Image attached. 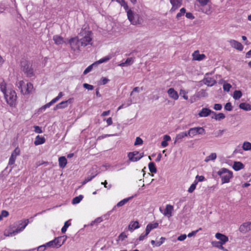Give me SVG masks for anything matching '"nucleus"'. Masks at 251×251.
Wrapping results in <instances>:
<instances>
[{"label":"nucleus","mask_w":251,"mask_h":251,"mask_svg":"<svg viewBox=\"0 0 251 251\" xmlns=\"http://www.w3.org/2000/svg\"><path fill=\"white\" fill-rule=\"evenodd\" d=\"M82 37L80 39L81 46H86L89 45H92V32L87 29L86 28L82 29L79 34Z\"/></svg>","instance_id":"1"},{"label":"nucleus","mask_w":251,"mask_h":251,"mask_svg":"<svg viewBox=\"0 0 251 251\" xmlns=\"http://www.w3.org/2000/svg\"><path fill=\"white\" fill-rule=\"evenodd\" d=\"M127 16L128 20L133 25H141L143 22V19L141 16L131 9L127 11Z\"/></svg>","instance_id":"2"},{"label":"nucleus","mask_w":251,"mask_h":251,"mask_svg":"<svg viewBox=\"0 0 251 251\" xmlns=\"http://www.w3.org/2000/svg\"><path fill=\"white\" fill-rule=\"evenodd\" d=\"M217 174L220 176L222 184L228 183L233 177L232 172L225 168H222L219 170Z\"/></svg>","instance_id":"3"},{"label":"nucleus","mask_w":251,"mask_h":251,"mask_svg":"<svg viewBox=\"0 0 251 251\" xmlns=\"http://www.w3.org/2000/svg\"><path fill=\"white\" fill-rule=\"evenodd\" d=\"M4 98L7 103L10 106H15L17 101V95L14 90L8 89L5 93Z\"/></svg>","instance_id":"4"},{"label":"nucleus","mask_w":251,"mask_h":251,"mask_svg":"<svg viewBox=\"0 0 251 251\" xmlns=\"http://www.w3.org/2000/svg\"><path fill=\"white\" fill-rule=\"evenodd\" d=\"M21 70L28 77H31L34 75L33 69L32 68L31 64L25 59H23L21 62Z\"/></svg>","instance_id":"5"},{"label":"nucleus","mask_w":251,"mask_h":251,"mask_svg":"<svg viewBox=\"0 0 251 251\" xmlns=\"http://www.w3.org/2000/svg\"><path fill=\"white\" fill-rule=\"evenodd\" d=\"M29 222L28 219L24 220L22 223L23 225L20 227L16 228L15 230H14L12 231H9L8 230H5L4 233V235L5 236H13L16 235L18 233L22 231L27 226Z\"/></svg>","instance_id":"6"},{"label":"nucleus","mask_w":251,"mask_h":251,"mask_svg":"<svg viewBox=\"0 0 251 251\" xmlns=\"http://www.w3.org/2000/svg\"><path fill=\"white\" fill-rule=\"evenodd\" d=\"M210 0H197L198 3L195 4V8H198V11H201L207 15L210 13V8L203 9L201 7H203L207 5Z\"/></svg>","instance_id":"7"},{"label":"nucleus","mask_w":251,"mask_h":251,"mask_svg":"<svg viewBox=\"0 0 251 251\" xmlns=\"http://www.w3.org/2000/svg\"><path fill=\"white\" fill-rule=\"evenodd\" d=\"M72 50L74 51L79 50L81 43L78 37L71 38L68 41Z\"/></svg>","instance_id":"8"},{"label":"nucleus","mask_w":251,"mask_h":251,"mask_svg":"<svg viewBox=\"0 0 251 251\" xmlns=\"http://www.w3.org/2000/svg\"><path fill=\"white\" fill-rule=\"evenodd\" d=\"M205 134V130L202 127H195L189 129L188 134L190 137H193L197 134Z\"/></svg>","instance_id":"9"},{"label":"nucleus","mask_w":251,"mask_h":251,"mask_svg":"<svg viewBox=\"0 0 251 251\" xmlns=\"http://www.w3.org/2000/svg\"><path fill=\"white\" fill-rule=\"evenodd\" d=\"M127 156L130 161L136 162L143 156V153H139L137 151L130 152L128 153Z\"/></svg>","instance_id":"10"},{"label":"nucleus","mask_w":251,"mask_h":251,"mask_svg":"<svg viewBox=\"0 0 251 251\" xmlns=\"http://www.w3.org/2000/svg\"><path fill=\"white\" fill-rule=\"evenodd\" d=\"M20 149L18 147H17L15 149V150L12 152L9 159L8 164L9 165H12L14 164L17 157L20 154Z\"/></svg>","instance_id":"11"},{"label":"nucleus","mask_w":251,"mask_h":251,"mask_svg":"<svg viewBox=\"0 0 251 251\" xmlns=\"http://www.w3.org/2000/svg\"><path fill=\"white\" fill-rule=\"evenodd\" d=\"M213 74V72L206 73L203 79V82L208 86H212L216 83V81L214 78L207 76L209 75Z\"/></svg>","instance_id":"12"},{"label":"nucleus","mask_w":251,"mask_h":251,"mask_svg":"<svg viewBox=\"0 0 251 251\" xmlns=\"http://www.w3.org/2000/svg\"><path fill=\"white\" fill-rule=\"evenodd\" d=\"M170 1L172 5V7L170 9V12L173 13L181 6L182 0H170Z\"/></svg>","instance_id":"13"},{"label":"nucleus","mask_w":251,"mask_h":251,"mask_svg":"<svg viewBox=\"0 0 251 251\" xmlns=\"http://www.w3.org/2000/svg\"><path fill=\"white\" fill-rule=\"evenodd\" d=\"M173 206L170 204L166 205V208L163 212H162L161 208H159L160 211L165 216L168 218H170L172 216V211H173Z\"/></svg>","instance_id":"14"},{"label":"nucleus","mask_w":251,"mask_h":251,"mask_svg":"<svg viewBox=\"0 0 251 251\" xmlns=\"http://www.w3.org/2000/svg\"><path fill=\"white\" fill-rule=\"evenodd\" d=\"M228 42L232 48L240 51H242L243 50V46L240 42L232 39L230 40Z\"/></svg>","instance_id":"15"},{"label":"nucleus","mask_w":251,"mask_h":251,"mask_svg":"<svg viewBox=\"0 0 251 251\" xmlns=\"http://www.w3.org/2000/svg\"><path fill=\"white\" fill-rule=\"evenodd\" d=\"M167 93L169 97L174 100H177L179 98L178 93L173 88H169L167 90Z\"/></svg>","instance_id":"16"},{"label":"nucleus","mask_w":251,"mask_h":251,"mask_svg":"<svg viewBox=\"0 0 251 251\" xmlns=\"http://www.w3.org/2000/svg\"><path fill=\"white\" fill-rule=\"evenodd\" d=\"M215 237L221 241L217 242L219 244H224L228 240V238L227 236L220 233H217L215 235Z\"/></svg>","instance_id":"17"},{"label":"nucleus","mask_w":251,"mask_h":251,"mask_svg":"<svg viewBox=\"0 0 251 251\" xmlns=\"http://www.w3.org/2000/svg\"><path fill=\"white\" fill-rule=\"evenodd\" d=\"M212 113H214V112L209 109V108H203L199 112L198 115L200 117H206Z\"/></svg>","instance_id":"18"},{"label":"nucleus","mask_w":251,"mask_h":251,"mask_svg":"<svg viewBox=\"0 0 251 251\" xmlns=\"http://www.w3.org/2000/svg\"><path fill=\"white\" fill-rule=\"evenodd\" d=\"M193 59L195 60L201 61L205 58L204 54H200L199 50L195 51L192 54Z\"/></svg>","instance_id":"19"},{"label":"nucleus","mask_w":251,"mask_h":251,"mask_svg":"<svg viewBox=\"0 0 251 251\" xmlns=\"http://www.w3.org/2000/svg\"><path fill=\"white\" fill-rule=\"evenodd\" d=\"M240 232L245 233L250 230L249 222H246L242 224L239 228Z\"/></svg>","instance_id":"20"},{"label":"nucleus","mask_w":251,"mask_h":251,"mask_svg":"<svg viewBox=\"0 0 251 251\" xmlns=\"http://www.w3.org/2000/svg\"><path fill=\"white\" fill-rule=\"evenodd\" d=\"M67 237L66 236H60L54 239L56 248L61 247L66 240Z\"/></svg>","instance_id":"21"},{"label":"nucleus","mask_w":251,"mask_h":251,"mask_svg":"<svg viewBox=\"0 0 251 251\" xmlns=\"http://www.w3.org/2000/svg\"><path fill=\"white\" fill-rule=\"evenodd\" d=\"M188 136H189V135L188 134V132L186 131H183L178 133L176 136L175 143L177 142H180L183 138Z\"/></svg>","instance_id":"22"},{"label":"nucleus","mask_w":251,"mask_h":251,"mask_svg":"<svg viewBox=\"0 0 251 251\" xmlns=\"http://www.w3.org/2000/svg\"><path fill=\"white\" fill-rule=\"evenodd\" d=\"M158 226V223L157 222H155L153 223L149 224L146 228V231H147V234H149L151 230L152 229L156 228Z\"/></svg>","instance_id":"23"},{"label":"nucleus","mask_w":251,"mask_h":251,"mask_svg":"<svg viewBox=\"0 0 251 251\" xmlns=\"http://www.w3.org/2000/svg\"><path fill=\"white\" fill-rule=\"evenodd\" d=\"M53 40L55 44L59 45L65 43L63 37L59 35H54L53 37Z\"/></svg>","instance_id":"24"},{"label":"nucleus","mask_w":251,"mask_h":251,"mask_svg":"<svg viewBox=\"0 0 251 251\" xmlns=\"http://www.w3.org/2000/svg\"><path fill=\"white\" fill-rule=\"evenodd\" d=\"M45 139L44 137L37 135L35 138L34 144L36 146L44 144L45 142Z\"/></svg>","instance_id":"25"},{"label":"nucleus","mask_w":251,"mask_h":251,"mask_svg":"<svg viewBox=\"0 0 251 251\" xmlns=\"http://www.w3.org/2000/svg\"><path fill=\"white\" fill-rule=\"evenodd\" d=\"M33 88V85L29 82L27 83L26 85L24 86V91L23 92L24 94H26L30 93Z\"/></svg>","instance_id":"26"},{"label":"nucleus","mask_w":251,"mask_h":251,"mask_svg":"<svg viewBox=\"0 0 251 251\" xmlns=\"http://www.w3.org/2000/svg\"><path fill=\"white\" fill-rule=\"evenodd\" d=\"M72 102V99H69L67 100L63 101L57 104V108H60L61 109L65 108L68 106V103Z\"/></svg>","instance_id":"27"},{"label":"nucleus","mask_w":251,"mask_h":251,"mask_svg":"<svg viewBox=\"0 0 251 251\" xmlns=\"http://www.w3.org/2000/svg\"><path fill=\"white\" fill-rule=\"evenodd\" d=\"M244 167V165L243 163L240 162H234L232 168L233 169L236 171H238L241 169H242Z\"/></svg>","instance_id":"28"},{"label":"nucleus","mask_w":251,"mask_h":251,"mask_svg":"<svg viewBox=\"0 0 251 251\" xmlns=\"http://www.w3.org/2000/svg\"><path fill=\"white\" fill-rule=\"evenodd\" d=\"M134 61V60L133 58H127L125 62L121 63L119 65L121 67L128 66L133 64Z\"/></svg>","instance_id":"29"},{"label":"nucleus","mask_w":251,"mask_h":251,"mask_svg":"<svg viewBox=\"0 0 251 251\" xmlns=\"http://www.w3.org/2000/svg\"><path fill=\"white\" fill-rule=\"evenodd\" d=\"M133 198V197H130L129 198H127L126 199H123V200L117 203V205L114 207L112 210H114L116 206L117 207H121L125 205L126 203H127L130 199H131Z\"/></svg>","instance_id":"30"},{"label":"nucleus","mask_w":251,"mask_h":251,"mask_svg":"<svg viewBox=\"0 0 251 251\" xmlns=\"http://www.w3.org/2000/svg\"><path fill=\"white\" fill-rule=\"evenodd\" d=\"M58 162L59 166L61 168H63L66 166L67 163V160L65 157L61 156L59 158Z\"/></svg>","instance_id":"31"},{"label":"nucleus","mask_w":251,"mask_h":251,"mask_svg":"<svg viewBox=\"0 0 251 251\" xmlns=\"http://www.w3.org/2000/svg\"><path fill=\"white\" fill-rule=\"evenodd\" d=\"M139 227V225L137 221L131 222L128 226V229L130 230H133L135 229L138 228Z\"/></svg>","instance_id":"32"},{"label":"nucleus","mask_w":251,"mask_h":251,"mask_svg":"<svg viewBox=\"0 0 251 251\" xmlns=\"http://www.w3.org/2000/svg\"><path fill=\"white\" fill-rule=\"evenodd\" d=\"M239 108L246 111L251 110V105L245 102L241 103L239 104Z\"/></svg>","instance_id":"33"},{"label":"nucleus","mask_w":251,"mask_h":251,"mask_svg":"<svg viewBox=\"0 0 251 251\" xmlns=\"http://www.w3.org/2000/svg\"><path fill=\"white\" fill-rule=\"evenodd\" d=\"M112 58V56L111 55H108L107 56H106L101 59H100L99 60L95 62V63H96V65L101 64L102 63L106 62L108 61H109L111 58Z\"/></svg>","instance_id":"34"},{"label":"nucleus","mask_w":251,"mask_h":251,"mask_svg":"<svg viewBox=\"0 0 251 251\" xmlns=\"http://www.w3.org/2000/svg\"><path fill=\"white\" fill-rule=\"evenodd\" d=\"M217 158V154L216 153H212L209 155L205 157L204 161L208 162L209 161H214Z\"/></svg>","instance_id":"35"},{"label":"nucleus","mask_w":251,"mask_h":251,"mask_svg":"<svg viewBox=\"0 0 251 251\" xmlns=\"http://www.w3.org/2000/svg\"><path fill=\"white\" fill-rule=\"evenodd\" d=\"M148 167H149V170L151 173H156L157 169L155 166V164L153 162H151L149 163Z\"/></svg>","instance_id":"36"},{"label":"nucleus","mask_w":251,"mask_h":251,"mask_svg":"<svg viewBox=\"0 0 251 251\" xmlns=\"http://www.w3.org/2000/svg\"><path fill=\"white\" fill-rule=\"evenodd\" d=\"M98 173L95 172V173H92L91 176H87L85 179L82 182V184H85L88 182L91 181L94 177H95L97 175Z\"/></svg>","instance_id":"37"},{"label":"nucleus","mask_w":251,"mask_h":251,"mask_svg":"<svg viewBox=\"0 0 251 251\" xmlns=\"http://www.w3.org/2000/svg\"><path fill=\"white\" fill-rule=\"evenodd\" d=\"M214 114L215 117H212L214 118L216 120L220 121L221 120L224 119L225 118V115L222 113H219L218 114H216L215 112L212 113Z\"/></svg>","instance_id":"38"},{"label":"nucleus","mask_w":251,"mask_h":251,"mask_svg":"<svg viewBox=\"0 0 251 251\" xmlns=\"http://www.w3.org/2000/svg\"><path fill=\"white\" fill-rule=\"evenodd\" d=\"M83 198V196L81 195H79L77 197H75L72 200V203L73 204H76L79 203Z\"/></svg>","instance_id":"39"},{"label":"nucleus","mask_w":251,"mask_h":251,"mask_svg":"<svg viewBox=\"0 0 251 251\" xmlns=\"http://www.w3.org/2000/svg\"><path fill=\"white\" fill-rule=\"evenodd\" d=\"M242 148L245 151L251 150V143L249 142H244L243 144Z\"/></svg>","instance_id":"40"},{"label":"nucleus","mask_w":251,"mask_h":251,"mask_svg":"<svg viewBox=\"0 0 251 251\" xmlns=\"http://www.w3.org/2000/svg\"><path fill=\"white\" fill-rule=\"evenodd\" d=\"M97 65H96V63H93L92 64H91V65L89 66L88 67H87L86 68V69L83 72V75H86L87 74H88V73L90 72L92 69H93V68L94 67H95Z\"/></svg>","instance_id":"41"},{"label":"nucleus","mask_w":251,"mask_h":251,"mask_svg":"<svg viewBox=\"0 0 251 251\" xmlns=\"http://www.w3.org/2000/svg\"><path fill=\"white\" fill-rule=\"evenodd\" d=\"M25 82L23 80H20L17 83V86L19 89H21V92L23 93L24 91Z\"/></svg>","instance_id":"42"},{"label":"nucleus","mask_w":251,"mask_h":251,"mask_svg":"<svg viewBox=\"0 0 251 251\" xmlns=\"http://www.w3.org/2000/svg\"><path fill=\"white\" fill-rule=\"evenodd\" d=\"M242 96V92L239 90H235L233 93V97L235 100L239 99Z\"/></svg>","instance_id":"43"},{"label":"nucleus","mask_w":251,"mask_h":251,"mask_svg":"<svg viewBox=\"0 0 251 251\" xmlns=\"http://www.w3.org/2000/svg\"><path fill=\"white\" fill-rule=\"evenodd\" d=\"M186 13V9L185 8H182L180 9L179 12L176 14V18L179 20L180 18Z\"/></svg>","instance_id":"44"},{"label":"nucleus","mask_w":251,"mask_h":251,"mask_svg":"<svg viewBox=\"0 0 251 251\" xmlns=\"http://www.w3.org/2000/svg\"><path fill=\"white\" fill-rule=\"evenodd\" d=\"M197 185V181H194L193 183L191 185V186L189 188L188 192L190 193L193 192L196 188Z\"/></svg>","instance_id":"45"},{"label":"nucleus","mask_w":251,"mask_h":251,"mask_svg":"<svg viewBox=\"0 0 251 251\" xmlns=\"http://www.w3.org/2000/svg\"><path fill=\"white\" fill-rule=\"evenodd\" d=\"M70 225H71V223H69V221L65 222L64 223V226L61 228V232L62 233H65L66 231L67 228Z\"/></svg>","instance_id":"46"},{"label":"nucleus","mask_w":251,"mask_h":251,"mask_svg":"<svg viewBox=\"0 0 251 251\" xmlns=\"http://www.w3.org/2000/svg\"><path fill=\"white\" fill-rule=\"evenodd\" d=\"M179 94L180 95H182L183 98L185 100H187L188 99V97L187 96V92L183 90V89H180L179 91Z\"/></svg>","instance_id":"47"},{"label":"nucleus","mask_w":251,"mask_h":251,"mask_svg":"<svg viewBox=\"0 0 251 251\" xmlns=\"http://www.w3.org/2000/svg\"><path fill=\"white\" fill-rule=\"evenodd\" d=\"M207 93L203 89L201 90L198 93V96L199 97H207Z\"/></svg>","instance_id":"48"},{"label":"nucleus","mask_w":251,"mask_h":251,"mask_svg":"<svg viewBox=\"0 0 251 251\" xmlns=\"http://www.w3.org/2000/svg\"><path fill=\"white\" fill-rule=\"evenodd\" d=\"M231 87V85L227 83H225L223 85V89L224 91L228 92Z\"/></svg>","instance_id":"49"},{"label":"nucleus","mask_w":251,"mask_h":251,"mask_svg":"<svg viewBox=\"0 0 251 251\" xmlns=\"http://www.w3.org/2000/svg\"><path fill=\"white\" fill-rule=\"evenodd\" d=\"M47 247H56L54 239L46 244Z\"/></svg>","instance_id":"50"},{"label":"nucleus","mask_w":251,"mask_h":251,"mask_svg":"<svg viewBox=\"0 0 251 251\" xmlns=\"http://www.w3.org/2000/svg\"><path fill=\"white\" fill-rule=\"evenodd\" d=\"M166 238L165 237H161L159 241H157L155 243V246L156 247H159L165 241Z\"/></svg>","instance_id":"51"},{"label":"nucleus","mask_w":251,"mask_h":251,"mask_svg":"<svg viewBox=\"0 0 251 251\" xmlns=\"http://www.w3.org/2000/svg\"><path fill=\"white\" fill-rule=\"evenodd\" d=\"M204 179L205 178L203 176L197 175L196 177V179L194 180V181H197L198 183L199 182L203 181Z\"/></svg>","instance_id":"52"},{"label":"nucleus","mask_w":251,"mask_h":251,"mask_svg":"<svg viewBox=\"0 0 251 251\" xmlns=\"http://www.w3.org/2000/svg\"><path fill=\"white\" fill-rule=\"evenodd\" d=\"M0 89L1 91V92L3 93L4 95H5V93L7 92V90L6 88V86L5 84H3L1 83V84H0Z\"/></svg>","instance_id":"53"},{"label":"nucleus","mask_w":251,"mask_h":251,"mask_svg":"<svg viewBox=\"0 0 251 251\" xmlns=\"http://www.w3.org/2000/svg\"><path fill=\"white\" fill-rule=\"evenodd\" d=\"M103 221V219L101 217H98L97 219H96L94 221H92L91 223V226L94 225L95 223L98 224L100 223Z\"/></svg>","instance_id":"54"},{"label":"nucleus","mask_w":251,"mask_h":251,"mask_svg":"<svg viewBox=\"0 0 251 251\" xmlns=\"http://www.w3.org/2000/svg\"><path fill=\"white\" fill-rule=\"evenodd\" d=\"M142 144H143L142 139L141 138H140V137H137L136 138L135 141L134 142V145L135 146L140 145H142Z\"/></svg>","instance_id":"55"},{"label":"nucleus","mask_w":251,"mask_h":251,"mask_svg":"<svg viewBox=\"0 0 251 251\" xmlns=\"http://www.w3.org/2000/svg\"><path fill=\"white\" fill-rule=\"evenodd\" d=\"M225 108L226 110L227 111H231L232 109V106L230 102H227L225 106Z\"/></svg>","instance_id":"56"},{"label":"nucleus","mask_w":251,"mask_h":251,"mask_svg":"<svg viewBox=\"0 0 251 251\" xmlns=\"http://www.w3.org/2000/svg\"><path fill=\"white\" fill-rule=\"evenodd\" d=\"M83 86L84 88L89 90H92L94 89V86L93 85L87 83H84L83 84Z\"/></svg>","instance_id":"57"},{"label":"nucleus","mask_w":251,"mask_h":251,"mask_svg":"<svg viewBox=\"0 0 251 251\" xmlns=\"http://www.w3.org/2000/svg\"><path fill=\"white\" fill-rule=\"evenodd\" d=\"M63 96V93L62 92H60L58 94V96L56 98L53 99L52 100H53V101H54V102L55 103L57 101H58Z\"/></svg>","instance_id":"58"},{"label":"nucleus","mask_w":251,"mask_h":251,"mask_svg":"<svg viewBox=\"0 0 251 251\" xmlns=\"http://www.w3.org/2000/svg\"><path fill=\"white\" fill-rule=\"evenodd\" d=\"M63 96V93L62 92H60L58 94V96L56 98L53 99L52 100H53V101H54V102L55 103L57 101H58Z\"/></svg>","instance_id":"59"},{"label":"nucleus","mask_w":251,"mask_h":251,"mask_svg":"<svg viewBox=\"0 0 251 251\" xmlns=\"http://www.w3.org/2000/svg\"><path fill=\"white\" fill-rule=\"evenodd\" d=\"M34 131L36 132V133H42V130L41 129V128L39 126H34Z\"/></svg>","instance_id":"60"},{"label":"nucleus","mask_w":251,"mask_h":251,"mask_svg":"<svg viewBox=\"0 0 251 251\" xmlns=\"http://www.w3.org/2000/svg\"><path fill=\"white\" fill-rule=\"evenodd\" d=\"M127 237V236L126 235V233H125L124 232H122V233H121L120 234V235L119 236V240H121V241H123Z\"/></svg>","instance_id":"61"},{"label":"nucleus","mask_w":251,"mask_h":251,"mask_svg":"<svg viewBox=\"0 0 251 251\" xmlns=\"http://www.w3.org/2000/svg\"><path fill=\"white\" fill-rule=\"evenodd\" d=\"M213 108L215 110H220L222 108V105L221 104L219 103H216L214 105Z\"/></svg>","instance_id":"62"},{"label":"nucleus","mask_w":251,"mask_h":251,"mask_svg":"<svg viewBox=\"0 0 251 251\" xmlns=\"http://www.w3.org/2000/svg\"><path fill=\"white\" fill-rule=\"evenodd\" d=\"M185 16L187 18L191 19V20H193L195 18V17L194 16V15L191 12L186 13Z\"/></svg>","instance_id":"63"},{"label":"nucleus","mask_w":251,"mask_h":251,"mask_svg":"<svg viewBox=\"0 0 251 251\" xmlns=\"http://www.w3.org/2000/svg\"><path fill=\"white\" fill-rule=\"evenodd\" d=\"M47 246L46 244L41 246H39L37 248L38 251H44L46 248Z\"/></svg>","instance_id":"64"}]
</instances>
